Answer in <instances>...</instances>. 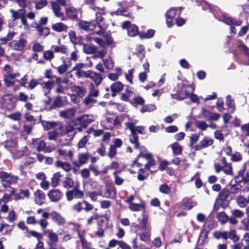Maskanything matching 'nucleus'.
<instances>
[{
    "label": "nucleus",
    "instance_id": "nucleus-40",
    "mask_svg": "<svg viewBox=\"0 0 249 249\" xmlns=\"http://www.w3.org/2000/svg\"><path fill=\"white\" fill-rule=\"evenodd\" d=\"M52 49L56 53H61L64 54H66L68 52V49L65 45H53Z\"/></svg>",
    "mask_w": 249,
    "mask_h": 249
},
{
    "label": "nucleus",
    "instance_id": "nucleus-12",
    "mask_svg": "<svg viewBox=\"0 0 249 249\" xmlns=\"http://www.w3.org/2000/svg\"><path fill=\"white\" fill-rule=\"evenodd\" d=\"M86 78L91 79L94 82L96 86L99 85L103 80V78L101 74L96 73L91 70H89Z\"/></svg>",
    "mask_w": 249,
    "mask_h": 249
},
{
    "label": "nucleus",
    "instance_id": "nucleus-31",
    "mask_svg": "<svg viewBox=\"0 0 249 249\" xmlns=\"http://www.w3.org/2000/svg\"><path fill=\"white\" fill-rule=\"evenodd\" d=\"M59 156L63 157L65 160H71L73 157V152L71 151H67L65 149H59L58 151Z\"/></svg>",
    "mask_w": 249,
    "mask_h": 249
},
{
    "label": "nucleus",
    "instance_id": "nucleus-33",
    "mask_svg": "<svg viewBox=\"0 0 249 249\" xmlns=\"http://www.w3.org/2000/svg\"><path fill=\"white\" fill-rule=\"evenodd\" d=\"M44 233L48 235L49 239L52 243H55L58 242V236L57 234L52 230L44 231Z\"/></svg>",
    "mask_w": 249,
    "mask_h": 249
},
{
    "label": "nucleus",
    "instance_id": "nucleus-5",
    "mask_svg": "<svg viewBox=\"0 0 249 249\" xmlns=\"http://www.w3.org/2000/svg\"><path fill=\"white\" fill-rule=\"evenodd\" d=\"M87 68V65L84 63H77L72 69L71 71L74 72L75 75L79 78H86L89 70L84 71L83 69Z\"/></svg>",
    "mask_w": 249,
    "mask_h": 249
},
{
    "label": "nucleus",
    "instance_id": "nucleus-6",
    "mask_svg": "<svg viewBox=\"0 0 249 249\" xmlns=\"http://www.w3.org/2000/svg\"><path fill=\"white\" fill-rule=\"evenodd\" d=\"M105 13L97 12L96 13V20L95 21H93L95 24V22L97 25L96 26H98L100 29L99 31H96V33L97 35H101L103 33V31L106 30L107 27V25L105 23L104 18L102 17V14L105 15Z\"/></svg>",
    "mask_w": 249,
    "mask_h": 249
},
{
    "label": "nucleus",
    "instance_id": "nucleus-44",
    "mask_svg": "<svg viewBox=\"0 0 249 249\" xmlns=\"http://www.w3.org/2000/svg\"><path fill=\"white\" fill-rule=\"evenodd\" d=\"M35 4V8L37 10L41 9L47 4V0H33Z\"/></svg>",
    "mask_w": 249,
    "mask_h": 249
},
{
    "label": "nucleus",
    "instance_id": "nucleus-46",
    "mask_svg": "<svg viewBox=\"0 0 249 249\" xmlns=\"http://www.w3.org/2000/svg\"><path fill=\"white\" fill-rule=\"evenodd\" d=\"M74 182L73 180L69 177H66L65 180L63 182V186L66 189H70L73 186Z\"/></svg>",
    "mask_w": 249,
    "mask_h": 249
},
{
    "label": "nucleus",
    "instance_id": "nucleus-26",
    "mask_svg": "<svg viewBox=\"0 0 249 249\" xmlns=\"http://www.w3.org/2000/svg\"><path fill=\"white\" fill-rule=\"evenodd\" d=\"M52 9L53 13L56 17L61 18V20H64L63 13L60 11V7L59 5L56 2L53 1L51 2Z\"/></svg>",
    "mask_w": 249,
    "mask_h": 249
},
{
    "label": "nucleus",
    "instance_id": "nucleus-28",
    "mask_svg": "<svg viewBox=\"0 0 249 249\" xmlns=\"http://www.w3.org/2000/svg\"><path fill=\"white\" fill-rule=\"evenodd\" d=\"M66 12L69 17L74 19L77 18L78 14L80 13V11L74 7H70L66 8Z\"/></svg>",
    "mask_w": 249,
    "mask_h": 249
},
{
    "label": "nucleus",
    "instance_id": "nucleus-42",
    "mask_svg": "<svg viewBox=\"0 0 249 249\" xmlns=\"http://www.w3.org/2000/svg\"><path fill=\"white\" fill-rule=\"evenodd\" d=\"M130 102L134 105H143L145 102L142 97L136 96H134L131 100H130Z\"/></svg>",
    "mask_w": 249,
    "mask_h": 249
},
{
    "label": "nucleus",
    "instance_id": "nucleus-54",
    "mask_svg": "<svg viewBox=\"0 0 249 249\" xmlns=\"http://www.w3.org/2000/svg\"><path fill=\"white\" fill-rule=\"evenodd\" d=\"M104 64L107 69H112L114 67V62L110 57L104 60Z\"/></svg>",
    "mask_w": 249,
    "mask_h": 249
},
{
    "label": "nucleus",
    "instance_id": "nucleus-27",
    "mask_svg": "<svg viewBox=\"0 0 249 249\" xmlns=\"http://www.w3.org/2000/svg\"><path fill=\"white\" fill-rule=\"evenodd\" d=\"M79 121L84 126H87L94 121V118L92 116L84 115L79 118Z\"/></svg>",
    "mask_w": 249,
    "mask_h": 249
},
{
    "label": "nucleus",
    "instance_id": "nucleus-51",
    "mask_svg": "<svg viewBox=\"0 0 249 249\" xmlns=\"http://www.w3.org/2000/svg\"><path fill=\"white\" fill-rule=\"evenodd\" d=\"M237 202L240 208H244L248 204L247 198L243 197V196H239L237 198Z\"/></svg>",
    "mask_w": 249,
    "mask_h": 249
},
{
    "label": "nucleus",
    "instance_id": "nucleus-15",
    "mask_svg": "<svg viewBox=\"0 0 249 249\" xmlns=\"http://www.w3.org/2000/svg\"><path fill=\"white\" fill-rule=\"evenodd\" d=\"M89 158V155L88 153L80 154L78 156L77 160L73 161L72 163L75 166L80 167L88 162Z\"/></svg>",
    "mask_w": 249,
    "mask_h": 249
},
{
    "label": "nucleus",
    "instance_id": "nucleus-11",
    "mask_svg": "<svg viewBox=\"0 0 249 249\" xmlns=\"http://www.w3.org/2000/svg\"><path fill=\"white\" fill-rule=\"evenodd\" d=\"M47 196L51 201L56 202L62 198L63 193L59 189H52L49 191Z\"/></svg>",
    "mask_w": 249,
    "mask_h": 249
},
{
    "label": "nucleus",
    "instance_id": "nucleus-32",
    "mask_svg": "<svg viewBox=\"0 0 249 249\" xmlns=\"http://www.w3.org/2000/svg\"><path fill=\"white\" fill-rule=\"evenodd\" d=\"M30 196V194L28 190L20 189L19 190L18 192L17 193V200L28 198Z\"/></svg>",
    "mask_w": 249,
    "mask_h": 249
},
{
    "label": "nucleus",
    "instance_id": "nucleus-58",
    "mask_svg": "<svg viewBox=\"0 0 249 249\" xmlns=\"http://www.w3.org/2000/svg\"><path fill=\"white\" fill-rule=\"evenodd\" d=\"M196 126L197 128L202 131H205L207 129L209 125L204 121H198L196 122Z\"/></svg>",
    "mask_w": 249,
    "mask_h": 249
},
{
    "label": "nucleus",
    "instance_id": "nucleus-63",
    "mask_svg": "<svg viewBox=\"0 0 249 249\" xmlns=\"http://www.w3.org/2000/svg\"><path fill=\"white\" fill-rule=\"evenodd\" d=\"M155 34V31L152 29L149 30L146 33L140 34V36L141 38H149L152 37Z\"/></svg>",
    "mask_w": 249,
    "mask_h": 249
},
{
    "label": "nucleus",
    "instance_id": "nucleus-3",
    "mask_svg": "<svg viewBox=\"0 0 249 249\" xmlns=\"http://www.w3.org/2000/svg\"><path fill=\"white\" fill-rule=\"evenodd\" d=\"M155 165V160L150 153L141 152L137 159L132 165V167H139L144 166L146 169L150 168Z\"/></svg>",
    "mask_w": 249,
    "mask_h": 249
},
{
    "label": "nucleus",
    "instance_id": "nucleus-25",
    "mask_svg": "<svg viewBox=\"0 0 249 249\" xmlns=\"http://www.w3.org/2000/svg\"><path fill=\"white\" fill-rule=\"evenodd\" d=\"M79 27L84 30H92L96 27V24L93 21L89 22L86 21H81L79 23Z\"/></svg>",
    "mask_w": 249,
    "mask_h": 249
},
{
    "label": "nucleus",
    "instance_id": "nucleus-61",
    "mask_svg": "<svg viewBox=\"0 0 249 249\" xmlns=\"http://www.w3.org/2000/svg\"><path fill=\"white\" fill-rule=\"evenodd\" d=\"M27 41L24 38H21L17 43V50H22L26 45Z\"/></svg>",
    "mask_w": 249,
    "mask_h": 249
},
{
    "label": "nucleus",
    "instance_id": "nucleus-35",
    "mask_svg": "<svg viewBox=\"0 0 249 249\" xmlns=\"http://www.w3.org/2000/svg\"><path fill=\"white\" fill-rule=\"evenodd\" d=\"M69 36L71 41L74 44H79L81 43L80 37L76 36L75 32L71 31L69 32Z\"/></svg>",
    "mask_w": 249,
    "mask_h": 249
},
{
    "label": "nucleus",
    "instance_id": "nucleus-38",
    "mask_svg": "<svg viewBox=\"0 0 249 249\" xmlns=\"http://www.w3.org/2000/svg\"><path fill=\"white\" fill-rule=\"evenodd\" d=\"M5 147L10 152L13 153L16 147V142L14 140H9L6 141Z\"/></svg>",
    "mask_w": 249,
    "mask_h": 249
},
{
    "label": "nucleus",
    "instance_id": "nucleus-50",
    "mask_svg": "<svg viewBox=\"0 0 249 249\" xmlns=\"http://www.w3.org/2000/svg\"><path fill=\"white\" fill-rule=\"evenodd\" d=\"M229 238L234 243L237 242L240 239L239 236L236 233V231L233 230L229 232Z\"/></svg>",
    "mask_w": 249,
    "mask_h": 249
},
{
    "label": "nucleus",
    "instance_id": "nucleus-21",
    "mask_svg": "<svg viewBox=\"0 0 249 249\" xmlns=\"http://www.w3.org/2000/svg\"><path fill=\"white\" fill-rule=\"evenodd\" d=\"M134 95V89L131 87H128L125 89L124 93L121 94V98L124 101H129L131 100L130 98Z\"/></svg>",
    "mask_w": 249,
    "mask_h": 249
},
{
    "label": "nucleus",
    "instance_id": "nucleus-30",
    "mask_svg": "<svg viewBox=\"0 0 249 249\" xmlns=\"http://www.w3.org/2000/svg\"><path fill=\"white\" fill-rule=\"evenodd\" d=\"M71 89L73 94L77 95L79 98L83 97L86 92L85 89L81 87L73 86Z\"/></svg>",
    "mask_w": 249,
    "mask_h": 249
},
{
    "label": "nucleus",
    "instance_id": "nucleus-64",
    "mask_svg": "<svg viewBox=\"0 0 249 249\" xmlns=\"http://www.w3.org/2000/svg\"><path fill=\"white\" fill-rule=\"evenodd\" d=\"M232 216L235 218H242L244 215V213L241 210L238 209H235L231 212Z\"/></svg>",
    "mask_w": 249,
    "mask_h": 249
},
{
    "label": "nucleus",
    "instance_id": "nucleus-8",
    "mask_svg": "<svg viewBox=\"0 0 249 249\" xmlns=\"http://www.w3.org/2000/svg\"><path fill=\"white\" fill-rule=\"evenodd\" d=\"M122 27L123 29H127V34L129 36L134 37L138 34V29L137 26L132 24L129 21L124 22Z\"/></svg>",
    "mask_w": 249,
    "mask_h": 249
},
{
    "label": "nucleus",
    "instance_id": "nucleus-49",
    "mask_svg": "<svg viewBox=\"0 0 249 249\" xmlns=\"http://www.w3.org/2000/svg\"><path fill=\"white\" fill-rule=\"evenodd\" d=\"M218 220L221 224H225L228 220L229 217L224 212H220L217 215Z\"/></svg>",
    "mask_w": 249,
    "mask_h": 249
},
{
    "label": "nucleus",
    "instance_id": "nucleus-55",
    "mask_svg": "<svg viewBox=\"0 0 249 249\" xmlns=\"http://www.w3.org/2000/svg\"><path fill=\"white\" fill-rule=\"evenodd\" d=\"M231 160L233 162H239L242 160V156L238 152H235L234 154H231Z\"/></svg>",
    "mask_w": 249,
    "mask_h": 249
},
{
    "label": "nucleus",
    "instance_id": "nucleus-1",
    "mask_svg": "<svg viewBox=\"0 0 249 249\" xmlns=\"http://www.w3.org/2000/svg\"><path fill=\"white\" fill-rule=\"evenodd\" d=\"M138 121L137 120L131 118L129 119L128 120L124 123L126 128L129 129L131 132V138L130 139V142L134 144V147L136 149L139 147V144L138 142V136L137 133L142 134H144L145 132V127L143 126H135Z\"/></svg>",
    "mask_w": 249,
    "mask_h": 249
},
{
    "label": "nucleus",
    "instance_id": "nucleus-20",
    "mask_svg": "<svg viewBox=\"0 0 249 249\" xmlns=\"http://www.w3.org/2000/svg\"><path fill=\"white\" fill-rule=\"evenodd\" d=\"M51 217L53 221L59 225H63L65 223V218L55 211L51 213Z\"/></svg>",
    "mask_w": 249,
    "mask_h": 249
},
{
    "label": "nucleus",
    "instance_id": "nucleus-36",
    "mask_svg": "<svg viewBox=\"0 0 249 249\" xmlns=\"http://www.w3.org/2000/svg\"><path fill=\"white\" fill-rule=\"evenodd\" d=\"M149 169H146L144 167V168H140L139 170V173L138 175V178L140 180H144L148 175V171Z\"/></svg>",
    "mask_w": 249,
    "mask_h": 249
},
{
    "label": "nucleus",
    "instance_id": "nucleus-52",
    "mask_svg": "<svg viewBox=\"0 0 249 249\" xmlns=\"http://www.w3.org/2000/svg\"><path fill=\"white\" fill-rule=\"evenodd\" d=\"M65 105V103L63 99L60 97H56L53 102V108L54 107H60Z\"/></svg>",
    "mask_w": 249,
    "mask_h": 249
},
{
    "label": "nucleus",
    "instance_id": "nucleus-62",
    "mask_svg": "<svg viewBox=\"0 0 249 249\" xmlns=\"http://www.w3.org/2000/svg\"><path fill=\"white\" fill-rule=\"evenodd\" d=\"M57 123L53 122H44L42 123L43 126L46 129H50L51 128L55 129Z\"/></svg>",
    "mask_w": 249,
    "mask_h": 249
},
{
    "label": "nucleus",
    "instance_id": "nucleus-57",
    "mask_svg": "<svg viewBox=\"0 0 249 249\" xmlns=\"http://www.w3.org/2000/svg\"><path fill=\"white\" fill-rule=\"evenodd\" d=\"M241 136L243 137L249 136V123L242 125Z\"/></svg>",
    "mask_w": 249,
    "mask_h": 249
},
{
    "label": "nucleus",
    "instance_id": "nucleus-7",
    "mask_svg": "<svg viewBox=\"0 0 249 249\" xmlns=\"http://www.w3.org/2000/svg\"><path fill=\"white\" fill-rule=\"evenodd\" d=\"M0 178L1 180V184L5 187H9L11 184L16 182V177L10 176V174L0 171Z\"/></svg>",
    "mask_w": 249,
    "mask_h": 249
},
{
    "label": "nucleus",
    "instance_id": "nucleus-17",
    "mask_svg": "<svg viewBox=\"0 0 249 249\" xmlns=\"http://www.w3.org/2000/svg\"><path fill=\"white\" fill-rule=\"evenodd\" d=\"M75 107L70 108L66 110H61L59 112V116L62 118L70 119L73 118L76 114Z\"/></svg>",
    "mask_w": 249,
    "mask_h": 249
},
{
    "label": "nucleus",
    "instance_id": "nucleus-48",
    "mask_svg": "<svg viewBox=\"0 0 249 249\" xmlns=\"http://www.w3.org/2000/svg\"><path fill=\"white\" fill-rule=\"evenodd\" d=\"M83 50L86 53L91 54L95 52L96 48L94 46L84 44L83 45Z\"/></svg>",
    "mask_w": 249,
    "mask_h": 249
},
{
    "label": "nucleus",
    "instance_id": "nucleus-10",
    "mask_svg": "<svg viewBox=\"0 0 249 249\" xmlns=\"http://www.w3.org/2000/svg\"><path fill=\"white\" fill-rule=\"evenodd\" d=\"M16 75H3L4 86L7 88H12L13 90L16 91L15 80Z\"/></svg>",
    "mask_w": 249,
    "mask_h": 249
},
{
    "label": "nucleus",
    "instance_id": "nucleus-59",
    "mask_svg": "<svg viewBox=\"0 0 249 249\" xmlns=\"http://www.w3.org/2000/svg\"><path fill=\"white\" fill-rule=\"evenodd\" d=\"M156 109V107L155 105H147L146 106H143L141 109V111L142 113H144L145 112H151L155 110Z\"/></svg>",
    "mask_w": 249,
    "mask_h": 249
},
{
    "label": "nucleus",
    "instance_id": "nucleus-29",
    "mask_svg": "<svg viewBox=\"0 0 249 249\" xmlns=\"http://www.w3.org/2000/svg\"><path fill=\"white\" fill-rule=\"evenodd\" d=\"M52 28L55 32H61L66 31L68 29V26L62 22H58L53 24Z\"/></svg>",
    "mask_w": 249,
    "mask_h": 249
},
{
    "label": "nucleus",
    "instance_id": "nucleus-18",
    "mask_svg": "<svg viewBox=\"0 0 249 249\" xmlns=\"http://www.w3.org/2000/svg\"><path fill=\"white\" fill-rule=\"evenodd\" d=\"M20 19L21 23L24 26V29L29 30L30 27L27 24V21L26 18V11L22 8L17 11V19Z\"/></svg>",
    "mask_w": 249,
    "mask_h": 249
},
{
    "label": "nucleus",
    "instance_id": "nucleus-14",
    "mask_svg": "<svg viewBox=\"0 0 249 249\" xmlns=\"http://www.w3.org/2000/svg\"><path fill=\"white\" fill-rule=\"evenodd\" d=\"M213 143V141L212 138L209 137H205L200 142L199 144L194 147V148L195 150H200L211 146Z\"/></svg>",
    "mask_w": 249,
    "mask_h": 249
},
{
    "label": "nucleus",
    "instance_id": "nucleus-34",
    "mask_svg": "<svg viewBox=\"0 0 249 249\" xmlns=\"http://www.w3.org/2000/svg\"><path fill=\"white\" fill-rule=\"evenodd\" d=\"M55 165L56 167H60L66 172L70 171L71 169V166L70 163L62 162L60 160L56 161L55 163Z\"/></svg>",
    "mask_w": 249,
    "mask_h": 249
},
{
    "label": "nucleus",
    "instance_id": "nucleus-22",
    "mask_svg": "<svg viewBox=\"0 0 249 249\" xmlns=\"http://www.w3.org/2000/svg\"><path fill=\"white\" fill-rule=\"evenodd\" d=\"M176 10L174 8L170 9L166 14V24L169 27L173 25V20L175 16Z\"/></svg>",
    "mask_w": 249,
    "mask_h": 249
},
{
    "label": "nucleus",
    "instance_id": "nucleus-19",
    "mask_svg": "<svg viewBox=\"0 0 249 249\" xmlns=\"http://www.w3.org/2000/svg\"><path fill=\"white\" fill-rule=\"evenodd\" d=\"M142 231V233L140 234V239L144 242L149 241L151 236V227L149 226H144Z\"/></svg>",
    "mask_w": 249,
    "mask_h": 249
},
{
    "label": "nucleus",
    "instance_id": "nucleus-23",
    "mask_svg": "<svg viewBox=\"0 0 249 249\" xmlns=\"http://www.w3.org/2000/svg\"><path fill=\"white\" fill-rule=\"evenodd\" d=\"M124 86L120 82H116L112 84L110 86L111 91L112 92V96L114 97L117 93L122 90Z\"/></svg>",
    "mask_w": 249,
    "mask_h": 249
},
{
    "label": "nucleus",
    "instance_id": "nucleus-41",
    "mask_svg": "<svg viewBox=\"0 0 249 249\" xmlns=\"http://www.w3.org/2000/svg\"><path fill=\"white\" fill-rule=\"evenodd\" d=\"M34 144L36 146V149L38 151H44L45 149V142L42 140H33Z\"/></svg>",
    "mask_w": 249,
    "mask_h": 249
},
{
    "label": "nucleus",
    "instance_id": "nucleus-39",
    "mask_svg": "<svg viewBox=\"0 0 249 249\" xmlns=\"http://www.w3.org/2000/svg\"><path fill=\"white\" fill-rule=\"evenodd\" d=\"M71 65L67 62L66 60L63 61V64L57 68L58 72L62 74L65 73L68 69L69 67Z\"/></svg>",
    "mask_w": 249,
    "mask_h": 249
},
{
    "label": "nucleus",
    "instance_id": "nucleus-4",
    "mask_svg": "<svg viewBox=\"0 0 249 249\" xmlns=\"http://www.w3.org/2000/svg\"><path fill=\"white\" fill-rule=\"evenodd\" d=\"M2 104L4 107L10 110L15 107L16 96L12 94H5L2 98Z\"/></svg>",
    "mask_w": 249,
    "mask_h": 249
},
{
    "label": "nucleus",
    "instance_id": "nucleus-43",
    "mask_svg": "<svg viewBox=\"0 0 249 249\" xmlns=\"http://www.w3.org/2000/svg\"><path fill=\"white\" fill-rule=\"evenodd\" d=\"M79 58V55L78 54V51L74 50L71 53L70 56L66 60L67 62L71 64V61L76 62Z\"/></svg>",
    "mask_w": 249,
    "mask_h": 249
},
{
    "label": "nucleus",
    "instance_id": "nucleus-13",
    "mask_svg": "<svg viewBox=\"0 0 249 249\" xmlns=\"http://www.w3.org/2000/svg\"><path fill=\"white\" fill-rule=\"evenodd\" d=\"M66 196L68 201H71L74 198H82L84 196L83 192L78 189H74L68 191Z\"/></svg>",
    "mask_w": 249,
    "mask_h": 249
},
{
    "label": "nucleus",
    "instance_id": "nucleus-2",
    "mask_svg": "<svg viewBox=\"0 0 249 249\" xmlns=\"http://www.w3.org/2000/svg\"><path fill=\"white\" fill-rule=\"evenodd\" d=\"M194 91L195 87L192 85L178 83L175 93L172 94L173 98L183 100L189 97L190 94L194 93Z\"/></svg>",
    "mask_w": 249,
    "mask_h": 249
},
{
    "label": "nucleus",
    "instance_id": "nucleus-53",
    "mask_svg": "<svg viewBox=\"0 0 249 249\" xmlns=\"http://www.w3.org/2000/svg\"><path fill=\"white\" fill-rule=\"evenodd\" d=\"M89 95L96 97L99 95V90L93 84H90L89 86Z\"/></svg>",
    "mask_w": 249,
    "mask_h": 249
},
{
    "label": "nucleus",
    "instance_id": "nucleus-56",
    "mask_svg": "<svg viewBox=\"0 0 249 249\" xmlns=\"http://www.w3.org/2000/svg\"><path fill=\"white\" fill-rule=\"evenodd\" d=\"M222 171L226 175L232 176L233 170L231 163L227 164V165L223 166Z\"/></svg>",
    "mask_w": 249,
    "mask_h": 249
},
{
    "label": "nucleus",
    "instance_id": "nucleus-45",
    "mask_svg": "<svg viewBox=\"0 0 249 249\" xmlns=\"http://www.w3.org/2000/svg\"><path fill=\"white\" fill-rule=\"evenodd\" d=\"M171 147L173 150V153L175 155L181 154L182 149L181 146L179 144V143L177 142H175L171 145Z\"/></svg>",
    "mask_w": 249,
    "mask_h": 249
},
{
    "label": "nucleus",
    "instance_id": "nucleus-24",
    "mask_svg": "<svg viewBox=\"0 0 249 249\" xmlns=\"http://www.w3.org/2000/svg\"><path fill=\"white\" fill-rule=\"evenodd\" d=\"M35 203L38 205H41L44 203L45 199L44 193L40 190H37L35 193Z\"/></svg>",
    "mask_w": 249,
    "mask_h": 249
},
{
    "label": "nucleus",
    "instance_id": "nucleus-37",
    "mask_svg": "<svg viewBox=\"0 0 249 249\" xmlns=\"http://www.w3.org/2000/svg\"><path fill=\"white\" fill-rule=\"evenodd\" d=\"M61 177V175L59 172H57L53 174L51 179L52 185L53 187H55L59 184Z\"/></svg>",
    "mask_w": 249,
    "mask_h": 249
},
{
    "label": "nucleus",
    "instance_id": "nucleus-47",
    "mask_svg": "<svg viewBox=\"0 0 249 249\" xmlns=\"http://www.w3.org/2000/svg\"><path fill=\"white\" fill-rule=\"evenodd\" d=\"M53 84L52 81H48L47 82H45L43 84V89L45 92V95H46L47 94L49 93L50 91L51 90L53 87Z\"/></svg>",
    "mask_w": 249,
    "mask_h": 249
},
{
    "label": "nucleus",
    "instance_id": "nucleus-16",
    "mask_svg": "<svg viewBox=\"0 0 249 249\" xmlns=\"http://www.w3.org/2000/svg\"><path fill=\"white\" fill-rule=\"evenodd\" d=\"M55 129L58 131L59 136H62L72 132L73 127L71 125L64 126L61 123H57L55 126Z\"/></svg>",
    "mask_w": 249,
    "mask_h": 249
},
{
    "label": "nucleus",
    "instance_id": "nucleus-60",
    "mask_svg": "<svg viewBox=\"0 0 249 249\" xmlns=\"http://www.w3.org/2000/svg\"><path fill=\"white\" fill-rule=\"evenodd\" d=\"M31 236L36 238L38 241H40L43 239V236L40 233L34 231H32L28 232L27 236L30 237Z\"/></svg>",
    "mask_w": 249,
    "mask_h": 249
},
{
    "label": "nucleus",
    "instance_id": "nucleus-9",
    "mask_svg": "<svg viewBox=\"0 0 249 249\" xmlns=\"http://www.w3.org/2000/svg\"><path fill=\"white\" fill-rule=\"evenodd\" d=\"M102 124L106 129H111L115 125L119 124L120 121L118 117H107L102 122Z\"/></svg>",
    "mask_w": 249,
    "mask_h": 249
}]
</instances>
